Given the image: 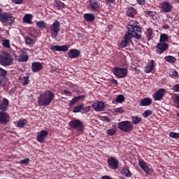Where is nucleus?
<instances>
[{"instance_id":"nucleus-1","label":"nucleus","mask_w":179,"mask_h":179,"mask_svg":"<svg viewBox=\"0 0 179 179\" xmlns=\"http://www.w3.org/2000/svg\"><path fill=\"white\" fill-rule=\"evenodd\" d=\"M127 29H129V32L124 35V41L120 42V47L122 48H126L128 43L131 42L132 38H136L137 40L141 38L142 30L137 22L130 21L127 25Z\"/></svg>"},{"instance_id":"nucleus-2","label":"nucleus","mask_w":179,"mask_h":179,"mask_svg":"<svg viewBox=\"0 0 179 179\" xmlns=\"http://www.w3.org/2000/svg\"><path fill=\"white\" fill-rule=\"evenodd\" d=\"M55 99V94L50 90L45 91L43 94H40L38 98V103L39 106H48L52 101Z\"/></svg>"},{"instance_id":"nucleus-3","label":"nucleus","mask_w":179,"mask_h":179,"mask_svg":"<svg viewBox=\"0 0 179 179\" xmlns=\"http://www.w3.org/2000/svg\"><path fill=\"white\" fill-rule=\"evenodd\" d=\"M14 59L13 57L8 52H2L0 55V64L6 66H10L13 63Z\"/></svg>"},{"instance_id":"nucleus-4","label":"nucleus","mask_w":179,"mask_h":179,"mask_svg":"<svg viewBox=\"0 0 179 179\" xmlns=\"http://www.w3.org/2000/svg\"><path fill=\"white\" fill-rule=\"evenodd\" d=\"M117 128L124 132H130L134 130V125L130 121H123L117 124Z\"/></svg>"},{"instance_id":"nucleus-5","label":"nucleus","mask_w":179,"mask_h":179,"mask_svg":"<svg viewBox=\"0 0 179 179\" xmlns=\"http://www.w3.org/2000/svg\"><path fill=\"white\" fill-rule=\"evenodd\" d=\"M0 21L4 24V25H11L13 23L15 22V17L12 16L10 13H2Z\"/></svg>"},{"instance_id":"nucleus-6","label":"nucleus","mask_w":179,"mask_h":179,"mask_svg":"<svg viewBox=\"0 0 179 179\" xmlns=\"http://www.w3.org/2000/svg\"><path fill=\"white\" fill-rule=\"evenodd\" d=\"M69 127L71 129H76L78 131H82L84 130V124L79 120H71L69 122Z\"/></svg>"},{"instance_id":"nucleus-7","label":"nucleus","mask_w":179,"mask_h":179,"mask_svg":"<svg viewBox=\"0 0 179 179\" xmlns=\"http://www.w3.org/2000/svg\"><path fill=\"white\" fill-rule=\"evenodd\" d=\"M100 8V3L98 0H90L88 1V9L89 10L96 13L99 12Z\"/></svg>"},{"instance_id":"nucleus-8","label":"nucleus","mask_w":179,"mask_h":179,"mask_svg":"<svg viewBox=\"0 0 179 179\" xmlns=\"http://www.w3.org/2000/svg\"><path fill=\"white\" fill-rule=\"evenodd\" d=\"M60 23L56 20L50 27L52 33H51V37L52 38H56L58 36V33L60 31L59 29Z\"/></svg>"},{"instance_id":"nucleus-9","label":"nucleus","mask_w":179,"mask_h":179,"mask_svg":"<svg viewBox=\"0 0 179 179\" xmlns=\"http://www.w3.org/2000/svg\"><path fill=\"white\" fill-rule=\"evenodd\" d=\"M113 71L116 77L119 78H124L128 75V70L125 68L115 67Z\"/></svg>"},{"instance_id":"nucleus-10","label":"nucleus","mask_w":179,"mask_h":179,"mask_svg":"<svg viewBox=\"0 0 179 179\" xmlns=\"http://www.w3.org/2000/svg\"><path fill=\"white\" fill-rule=\"evenodd\" d=\"M159 8H161V12L167 13L171 12L173 9V6L168 3L167 1H163L159 4Z\"/></svg>"},{"instance_id":"nucleus-11","label":"nucleus","mask_w":179,"mask_h":179,"mask_svg":"<svg viewBox=\"0 0 179 179\" xmlns=\"http://www.w3.org/2000/svg\"><path fill=\"white\" fill-rule=\"evenodd\" d=\"M169 45L166 43H159L157 44V47H155V52L158 55L162 54L164 51L168 48Z\"/></svg>"},{"instance_id":"nucleus-12","label":"nucleus","mask_w":179,"mask_h":179,"mask_svg":"<svg viewBox=\"0 0 179 179\" xmlns=\"http://www.w3.org/2000/svg\"><path fill=\"white\" fill-rule=\"evenodd\" d=\"M69 49L68 45H50V50L52 52H67Z\"/></svg>"},{"instance_id":"nucleus-13","label":"nucleus","mask_w":179,"mask_h":179,"mask_svg":"<svg viewBox=\"0 0 179 179\" xmlns=\"http://www.w3.org/2000/svg\"><path fill=\"white\" fill-rule=\"evenodd\" d=\"M166 90L159 89L155 92V94H152V98H154V101H161L166 93Z\"/></svg>"},{"instance_id":"nucleus-14","label":"nucleus","mask_w":179,"mask_h":179,"mask_svg":"<svg viewBox=\"0 0 179 179\" xmlns=\"http://www.w3.org/2000/svg\"><path fill=\"white\" fill-rule=\"evenodd\" d=\"M108 166L113 169H117L119 167V161L115 157H111L108 159Z\"/></svg>"},{"instance_id":"nucleus-15","label":"nucleus","mask_w":179,"mask_h":179,"mask_svg":"<svg viewBox=\"0 0 179 179\" xmlns=\"http://www.w3.org/2000/svg\"><path fill=\"white\" fill-rule=\"evenodd\" d=\"M93 108L98 111H104L105 110V103L103 101H96L92 105Z\"/></svg>"},{"instance_id":"nucleus-16","label":"nucleus","mask_w":179,"mask_h":179,"mask_svg":"<svg viewBox=\"0 0 179 179\" xmlns=\"http://www.w3.org/2000/svg\"><path fill=\"white\" fill-rule=\"evenodd\" d=\"M9 121V115L3 111H0V123L3 124L8 122Z\"/></svg>"},{"instance_id":"nucleus-17","label":"nucleus","mask_w":179,"mask_h":179,"mask_svg":"<svg viewBox=\"0 0 179 179\" xmlns=\"http://www.w3.org/2000/svg\"><path fill=\"white\" fill-rule=\"evenodd\" d=\"M43 69V64L40 62H34L31 64V70L34 73H38Z\"/></svg>"},{"instance_id":"nucleus-18","label":"nucleus","mask_w":179,"mask_h":179,"mask_svg":"<svg viewBox=\"0 0 179 179\" xmlns=\"http://www.w3.org/2000/svg\"><path fill=\"white\" fill-rule=\"evenodd\" d=\"M9 106V101L3 98V100L0 102V110L1 112H5L8 110V107Z\"/></svg>"},{"instance_id":"nucleus-19","label":"nucleus","mask_w":179,"mask_h":179,"mask_svg":"<svg viewBox=\"0 0 179 179\" xmlns=\"http://www.w3.org/2000/svg\"><path fill=\"white\" fill-rule=\"evenodd\" d=\"M48 135V131L42 130L39 132V134L37 135V141L40 143H43L45 138Z\"/></svg>"},{"instance_id":"nucleus-20","label":"nucleus","mask_w":179,"mask_h":179,"mask_svg":"<svg viewBox=\"0 0 179 179\" xmlns=\"http://www.w3.org/2000/svg\"><path fill=\"white\" fill-rule=\"evenodd\" d=\"M138 166H140V168H141L145 173L149 174L150 173L149 167L143 159L138 160Z\"/></svg>"},{"instance_id":"nucleus-21","label":"nucleus","mask_w":179,"mask_h":179,"mask_svg":"<svg viewBox=\"0 0 179 179\" xmlns=\"http://www.w3.org/2000/svg\"><path fill=\"white\" fill-rule=\"evenodd\" d=\"M80 55V51L76 49H71L69 52V57L71 59H76Z\"/></svg>"},{"instance_id":"nucleus-22","label":"nucleus","mask_w":179,"mask_h":179,"mask_svg":"<svg viewBox=\"0 0 179 179\" xmlns=\"http://www.w3.org/2000/svg\"><path fill=\"white\" fill-rule=\"evenodd\" d=\"M154 68H155V62L154 60H151V62L148 63V65L145 66V73H149L154 70Z\"/></svg>"},{"instance_id":"nucleus-23","label":"nucleus","mask_w":179,"mask_h":179,"mask_svg":"<svg viewBox=\"0 0 179 179\" xmlns=\"http://www.w3.org/2000/svg\"><path fill=\"white\" fill-rule=\"evenodd\" d=\"M152 103V99L150 98H145L143 99V100L140 101V105L141 106H148Z\"/></svg>"},{"instance_id":"nucleus-24","label":"nucleus","mask_w":179,"mask_h":179,"mask_svg":"<svg viewBox=\"0 0 179 179\" xmlns=\"http://www.w3.org/2000/svg\"><path fill=\"white\" fill-rule=\"evenodd\" d=\"M28 59H29L28 55L24 53L21 54L20 56L16 57V60L17 62H26L28 61Z\"/></svg>"},{"instance_id":"nucleus-25","label":"nucleus","mask_w":179,"mask_h":179,"mask_svg":"<svg viewBox=\"0 0 179 179\" xmlns=\"http://www.w3.org/2000/svg\"><path fill=\"white\" fill-rule=\"evenodd\" d=\"M136 10L134 7H129L127 8V16L130 17H134L136 15Z\"/></svg>"},{"instance_id":"nucleus-26","label":"nucleus","mask_w":179,"mask_h":179,"mask_svg":"<svg viewBox=\"0 0 179 179\" xmlns=\"http://www.w3.org/2000/svg\"><path fill=\"white\" fill-rule=\"evenodd\" d=\"M145 35H147V39L150 41V39H153L155 37V34H153L152 29H147V31H145Z\"/></svg>"},{"instance_id":"nucleus-27","label":"nucleus","mask_w":179,"mask_h":179,"mask_svg":"<svg viewBox=\"0 0 179 179\" xmlns=\"http://www.w3.org/2000/svg\"><path fill=\"white\" fill-rule=\"evenodd\" d=\"M84 18L88 22H93L95 20V15L93 13H87L84 15Z\"/></svg>"},{"instance_id":"nucleus-28","label":"nucleus","mask_w":179,"mask_h":179,"mask_svg":"<svg viewBox=\"0 0 179 179\" xmlns=\"http://www.w3.org/2000/svg\"><path fill=\"white\" fill-rule=\"evenodd\" d=\"M164 59L166 62L170 64H174L177 61V59L173 56H166Z\"/></svg>"},{"instance_id":"nucleus-29","label":"nucleus","mask_w":179,"mask_h":179,"mask_svg":"<svg viewBox=\"0 0 179 179\" xmlns=\"http://www.w3.org/2000/svg\"><path fill=\"white\" fill-rule=\"evenodd\" d=\"M32 17H33V16L31 15L27 14L23 17V22L24 23L31 24L32 23V22H31Z\"/></svg>"},{"instance_id":"nucleus-30","label":"nucleus","mask_w":179,"mask_h":179,"mask_svg":"<svg viewBox=\"0 0 179 179\" xmlns=\"http://www.w3.org/2000/svg\"><path fill=\"white\" fill-rule=\"evenodd\" d=\"M27 123V120L25 119H22V120H20L18 122H17V124L16 126L17 127H20V128H22L25 126V124Z\"/></svg>"},{"instance_id":"nucleus-31","label":"nucleus","mask_w":179,"mask_h":179,"mask_svg":"<svg viewBox=\"0 0 179 179\" xmlns=\"http://www.w3.org/2000/svg\"><path fill=\"white\" fill-rule=\"evenodd\" d=\"M142 121L141 117L136 116V117H131V122H133L134 124H138L141 123Z\"/></svg>"},{"instance_id":"nucleus-32","label":"nucleus","mask_w":179,"mask_h":179,"mask_svg":"<svg viewBox=\"0 0 179 179\" xmlns=\"http://www.w3.org/2000/svg\"><path fill=\"white\" fill-rule=\"evenodd\" d=\"M169 39V36L166 34H161L159 38V43H166V40Z\"/></svg>"},{"instance_id":"nucleus-33","label":"nucleus","mask_w":179,"mask_h":179,"mask_svg":"<svg viewBox=\"0 0 179 179\" xmlns=\"http://www.w3.org/2000/svg\"><path fill=\"white\" fill-rule=\"evenodd\" d=\"M84 106H85V104L83 103H82L80 105L76 106L73 108V112L75 113H79L81 111V110H83V108Z\"/></svg>"},{"instance_id":"nucleus-34","label":"nucleus","mask_w":179,"mask_h":179,"mask_svg":"<svg viewBox=\"0 0 179 179\" xmlns=\"http://www.w3.org/2000/svg\"><path fill=\"white\" fill-rule=\"evenodd\" d=\"M122 173L124 174V176L127 178H129L131 176L129 169L127 168H124L123 169H122Z\"/></svg>"},{"instance_id":"nucleus-35","label":"nucleus","mask_w":179,"mask_h":179,"mask_svg":"<svg viewBox=\"0 0 179 179\" xmlns=\"http://www.w3.org/2000/svg\"><path fill=\"white\" fill-rule=\"evenodd\" d=\"M36 26L39 27L41 30H43L47 27V24L43 21L38 22L36 23Z\"/></svg>"},{"instance_id":"nucleus-36","label":"nucleus","mask_w":179,"mask_h":179,"mask_svg":"<svg viewBox=\"0 0 179 179\" xmlns=\"http://www.w3.org/2000/svg\"><path fill=\"white\" fill-rule=\"evenodd\" d=\"M24 41L27 45H34L35 43V41L29 37H25Z\"/></svg>"},{"instance_id":"nucleus-37","label":"nucleus","mask_w":179,"mask_h":179,"mask_svg":"<svg viewBox=\"0 0 179 179\" xmlns=\"http://www.w3.org/2000/svg\"><path fill=\"white\" fill-rule=\"evenodd\" d=\"M55 6L57 8H58L59 10L63 9L65 7V4H64L63 3H62V1H58L57 0H56L55 1Z\"/></svg>"},{"instance_id":"nucleus-38","label":"nucleus","mask_w":179,"mask_h":179,"mask_svg":"<svg viewBox=\"0 0 179 179\" xmlns=\"http://www.w3.org/2000/svg\"><path fill=\"white\" fill-rule=\"evenodd\" d=\"M2 45L6 48L9 49L10 48V41L8 39L3 40L2 41Z\"/></svg>"},{"instance_id":"nucleus-39","label":"nucleus","mask_w":179,"mask_h":179,"mask_svg":"<svg viewBox=\"0 0 179 179\" xmlns=\"http://www.w3.org/2000/svg\"><path fill=\"white\" fill-rule=\"evenodd\" d=\"M173 102L175 103V106L179 109V94L174 97Z\"/></svg>"},{"instance_id":"nucleus-40","label":"nucleus","mask_w":179,"mask_h":179,"mask_svg":"<svg viewBox=\"0 0 179 179\" xmlns=\"http://www.w3.org/2000/svg\"><path fill=\"white\" fill-rule=\"evenodd\" d=\"M169 137L172 138H179V133L176 132H170Z\"/></svg>"},{"instance_id":"nucleus-41","label":"nucleus","mask_w":179,"mask_h":179,"mask_svg":"<svg viewBox=\"0 0 179 179\" xmlns=\"http://www.w3.org/2000/svg\"><path fill=\"white\" fill-rule=\"evenodd\" d=\"M124 96L123 95H119L117 96V98H116L115 101L117 103H122L124 101Z\"/></svg>"},{"instance_id":"nucleus-42","label":"nucleus","mask_w":179,"mask_h":179,"mask_svg":"<svg viewBox=\"0 0 179 179\" xmlns=\"http://www.w3.org/2000/svg\"><path fill=\"white\" fill-rule=\"evenodd\" d=\"M145 14H147L148 17H151V18L154 19L157 13L154 11H147Z\"/></svg>"},{"instance_id":"nucleus-43","label":"nucleus","mask_w":179,"mask_h":179,"mask_svg":"<svg viewBox=\"0 0 179 179\" xmlns=\"http://www.w3.org/2000/svg\"><path fill=\"white\" fill-rule=\"evenodd\" d=\"M117 130L115 129H108L107 130L106 133L109 136H113L116 134Z\"/></svg>"},{"instance_id":"nucleus-44","label":"nucleus","mask_w":179,"mask_h":179,"mask_svg":"<svg viewBox=\"0 0 179 179\" xmlns=\"http://www.w3.org/2000/svg\"><path fill=\"white\" fill-rule=\"evenodd\" d=\"M152 114V112L150 110H148L144 111V113H143V117L146 118V117H149L150 115H151Z\"/></svg>"},{"instance_id":"nucleus-45","label":"nucleus","mask_w":179,"mask_h":179,"mask_svg":"<svg viewBox=\"0 0 179 179\" xmlns=\"http://www.w3.org/2000/svg\"><path fill=\"white\" fill-rule=\"evenodd\" d=\"M29 78L28 76H25L23 78V81H22V85H27L29 83Z\"/></svg>"},{"instance_id":"nucleus-46","label":"nucleus","mask_w":179,"mask_h":179,"mask_svg":"<svg viewBox=\"0 0 179 179\" xmlns=\"http://www.w3.org/2000/svg\"><path fill=\"white\" fill-rule=\"evenodd\" d=\"M171 90L174 91L175 92H178L179 93V84L174 85Z\"/></svg>"},{"instance_id":"nucleus-47","label":"nucleus","mask_w":179,"mask_h":179,"mask_svg":"<svg viewBox=\"0 0 179 179\" xmlns=\"http://www.w3.org/2000/svg\"><path fill=\"white\" fill-rule=\"evenodd\" d=\"M78 98L76 96L70 101V106H73L78 102Z\"/></svg>"},{"instance_id":"nucleus-48","label":"nucleus","mask_w":179,"mask_h":179,"mask_svg":"<svg viewBox=\"0 0 179 179\" xmlns=\"http://www.w3.org/2000/svg\"><path fill=\"white\" fill-rule=\"evenodd\" d=\"M30 159L29 158H25L20 161V164L27 165L29 164Z\"/></svg>"},{"instance_id":"nucleus-49","label":"nucleus","mask_w":179,"mask_h":179,"mask_svg":"<svg viewBox=\"0 0 179 179\" xmlns=\"http://www.w3.org/2000/svg\"><path fill=\"white\" fill-rule=\"evenodd\" d=\"M170 76L171 78H176L178 77V72L176 71H174L171 73V74H170Z\"/></svg>"},{"instance_id":"nucleus-50","label":"nucleus","mask_w":179,"mask_h":179,"mask_svg":"<svg viewBox=\"0 0 179 179\" xmlns=\"http://www.w3.org/2000/svg\"><path fill=\"white\" fill-rule=\"evenodd\" d=\"M90 110H91L90 106H87V107L84 106L83 108V111L84 113H89Z\"/></svg>"},{"instance_id":"nucleus-51","label":"nucleus","mask_w":179,"mask_h":179,"mask_svg":"<svg viewBox=\"0 0 179 179\" xmlns=\"http://www.w3.org/2000/svg\"><path fill=\"white\" fill-rule=\"evenodd\" d=\"M6 74H7L6 71L0 68V76L4 77V76H6Z\"/></svg>"},{"instance_id":"nucleus-52","label":"nucleus","mask_w":179,"mask_h":179,"mask_svg":"<svg viewBox=\"0 0 179 179\" xmlns=\"http://www.w3.org/2000/svg\"><path fill=\"white\" fill-rule=\"evenodd\" d=\"M24 0H12V2L17 5L23 3Z\"/></svg>"},{"instance_id":"nucleus-53","label":"nucleus","mask_w":179,"mask_h":179,"mask_svg":"<svg viewBox=\"0 0 179 179\" xmlns=\"http://www.w3.org/2000/svg\"><path fill=\"white\" fill-rule=\"evenodd\" d=\"M115 112L122 113H124V108L122 107L117 108L115 109Z\"/></svg>"},{"instance_id":"nucleus-54","label":"nucleus","mask_w":179,"mask_h":179,"mask_svg":"<svg viewBox=\"0 0 179 179\" xmlns=\"http://www.w3.org/2000/svg\"><path fill=\"white\" fill-rule=\"evenodd\" d=\"M76 97H77L78 101H79L80 100L84 101L86 96L80 95V96H76Z\"/></svg>"},{"instance_id":"nucleus-55","label":"nucleus","mask_w":179,"mask_h":179,"mask_svg":"<svg viewBox=\"0 0 179 179\" xmlns=\"http://www.w3.org/2000/svg\"><path fill=\"white\" fill-rule=\"evenodd\" d=\"M137 3L140 5H145V0H136Z\"/></svg>"},{"instance_id":"nucleus-56","label":"nucleus","mask_w":179,"mask_h":179,"mask_svg":"<svg viewBox=\"0 0 179 179\" xmlns=\"http://www.w3.org/2000/svg\"><path fill=\"white\" fill-rule=\"evenodd\" d=\"M106 2L107 4L115 3V0H106Z\"/></svg>"},{"instance_id":"nucleus-57","label":"nucleus","mask_w":179,"mask_h":179,"mask_svg":"<svg viewBox=\"0 0 179 179\" xmlns=\"http://www.w3.org/2000/svg\"><path fill=\"white\" fill-rule=\"evenodd\" d=\"M0 85L4 87L6 85V81L4 80H0Z\"/></svg>"},{"instance_id":"nucleus-58","label":"nucleus","mask_w":179,"mask_h":179,"mask_svg":"<svg viewBox=\"0 0 179 179\" xmlns=\"http://www.w3.org/2000/svg\"><path fill=\"white\" fill-rule=\"evenodd\" d=\"M103 119H104V120L106 122H111V119L108 117H104Z\"/></svg>"},{"instance_id":"nucleus-59","label":"nucleus","mask_w":179,"mask_h":179,"mask_svg":"<svg viewBox=\"0 0 179 179\" xmlns=\"http://www.w3.org/2000/svg\"><path fill=\"white\" fill-rule=\"evenodd\" d=\"M110 81L115 84V85H117L118 84V82L117 80H115V79H111Z\"/></svg>"},{"instance_id":"nucleus-60","label":"nucleus","mask_w":179,"mask_h":179,"mask_svg":"<svg viewBox=\"0 0 179 179\" xmlns=\"http://www.w3.org/2000/svg\"><path fill=\"white\" fill-rule=\"evenodd\" d=\"M163 29H170V26L169 24H165L163 27Z\"/></svg>"},{"instance_id":"nucleus-61","label":"nucleus","mask_w":179,"mask_h":179,"mask_svg":"<svg viewBox=\"0 0 179 179\" xmlns=\"http://www.w3.org/2000/svg\"><path fill=\"white\" fill-rule=\"evenodd\" d=\"M101 179H111V178L108 176H104L101 178Z\"/></svg>"},{"instance_id":"nucleus-62","label":"nucleus","mask_w":179,"mask_h":179,"mask_svg":"<svg viewBox=\"0 0 179 179\" xmlns=\"http://www.w3.org/2000/svg\"><path fill=\"white\" fill-rule=\"evenodd\" d=\"M64 92L65 93V94L68 95L69 94H71L69 91L68 90H64Z\"/></svg>"},{"instance_id":"nucleus-63","label":"nucleus","mask_w":179,"mask_h":179,"mask_svg":"<svg viewBox=\"0 0 179 179\" xmlns=\"http://www.w3.org/2000/svg\"><path fill=\"white\" fill-rule=\"evenodd\" d=\"M3 38L0 36V43H1V42H3Z\"/></svg>"},{"instance_id":"nucleus-64","label":"nucleus","mask_w":179,"mask_h":179,"mask_svg":"<svg viewBox=\"0 0 179 179\" xmlns=\"http://www.w3.org/2000/svg\"><path fill=\"white\" fill-rule=\"evenodd\" d=\"M176 115L179 117V113H176Z\"/></svg>"}]
</instances>
